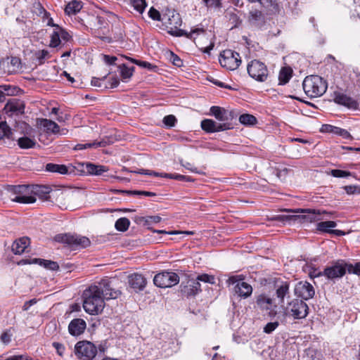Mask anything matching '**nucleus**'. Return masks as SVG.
Returning <instances> with one entry per match:
<instances>
[{
    "mask_svg": "<svg viewBox=\"0 0 360 360\" xmlns=\"http://www.w3.org/2000/svg\"><path fill=\"white\" fill-rule=\"evenodd\" d=\"M12 190L16 194L13 200L19 203H34L36 201L34 195L43 200H48L50 198L51 188L47 186L34 185L30 187L27 185H17L13 186Z\"/></svg>",
    "mask_w": 360,
    "mask_h": 360,
    "instance_id": "nucleus-1",
    "label": "nucleus"
},
{
    "mask_svg": "<svg viewBox=\"0 0 360 360\" xmlns=\"http://www.w3.org/2000/svg\"><path fill=\"white\" fill-rule=\"evenodd\" d=\"M83 307L89 314H98L105 307V298L96 285H91L83 292Z\"/></svg>",
    "mask_w": 360,
    "mask_h": 360,
    "instance_id": "nucleus-2",
    "label": "nucleus"
},
{
    "mask_svg": "<svg viewBox=\"0 0 360 360\" xmlns=\"http://www.w3.org/2000/svg\"><path fill=\"white\" fill-rule=\"evenodd\" d=\"M300 215H284L280 214L271 217L270 219L272 221H297L300 223H312L319 221L323 219L322 214H330L331 213L328 212L325 210H315V209H305L301 210Z\"/></svg>",
    "mask_w": 360,
    "mask_h": 360,
    "instance_id": "nucleus-3",
    "label": "nucleus"
},
{
    "mask_svg": "<svg viewBox=\"0 0 360 360\" xmlns=\"http://www.w3.org/2000/svg\"><path fill=\"white\" fill-rule=\"evenodd\" d=\"M327 87L326 81L318 75L307 76L302 82V88L304 92L310 97L322 96L326 92Z\"/></svg>",
    "mask_w": 360,
    "mask_h": 360,
    "instance_id": "nucleus-4",
    "label": "nucleus"
},
{
    "mask_svg": "<svg viewBox=\"0 0 360 360\" xmlns=\"http://www.w3.org/2000/svg\"><path fill=\"white\" fill-rule=\"evenodd\" d=\"M53 240L72 250L86 248L91 245V241L87 237L70 233L56 234Z\"/></svg>",
    "mask_w": 360,
    "mask_h": 360,
    "instance_id": "nucleus-5",
    "label": "nucleus"
},
{
    "mask_svg": "<svg viewBox=\"0 0 360 360\" xmlns=\"http://www.w3.org/2000/svg\"><path fill=\"white\" fill-rule=\"evenodd\" d=\"M285 311L286 314L291 315L295 319H302L308 315L309 307L302 300L293 299L288 303Z\"/></svg>",
    "mask_w": 360,
    "mask_h": 360,
    "instance_id": "nucleus-6",
    "label": "nucleus"
},
{
    "mask_svg": "<svg viewBox=\"0 0 360 360\" xmlns=\"http://www.w3.org/2000/svg\"><path fill=\"white\" fill-rule=\"evenodd\" d=\"M247 70L252 78L260 82L266 81L269 76L266 65L259 60H251L247 66Z\"/></svg>",
    "mask_w": 360,
    "mask_h": 360,
    "instance_id": "nucleus-7",
    "label": "nucleus"
},
{
    "mask_svg": "<svg viewBox=\"0 0 360 360\" xmlns=\"http://www.w3.org/2000/svg\"><path fill=\"white\" fill-rule=\"evenodd\" d=\"M96 354V347L89 341H79L75 346V354L80 360H92Z\"/></svg>",
    "mask_w": 360,
    "mask_h": 360,
    "instance_id": "nucleus-8",
    "label": "nucleus"
},
{
    "mask_svg": "<svg viewBox=\"0 0 360 360\" xmlns=\"http://www.w3.org/2000/svg\"><path fill=\"white\" fill-rule=\"evenodd\" d=\"M219 60L223 68L229 70L237 69L241 63L240 54L231 49L223 51L220 53Z\"/></svg>",
    "mask_w": 360,
    "mask_h": 360,
    "instance_id": "nucleus-9",
    "label": "nucleus"
},
{
    "mask_svg": "<svg viewBox=\"0 0 360 360\" xmlns=\"http://www.w3.org/2000/svg\"><path fill=\"white\" fill-rule=\"evenodd\" d=\"M244 276L243 275H237L231 276L227 282L229 284L235 285L234 292L238 296L243 298L250 297L252 293V287L249 283L243 281Z\"/></svg>",
    "mask_w": 360,
    "mask_h": 360,
    "instance_id": "nucleus-10",
    "label": "nucleus"
},
{
    "mask_svg": "<svg viewBox=\"0 0 360 360\" xmlns=\"http://www.w3.org/2000/svg\"><path fill=\"white\" fill-rule=\"evenodd\" d=\"M179 282V276L174 272L163 271L156 274L153 278L154 284L159 288H170Z\"/></svg>",
    "mask_w": 360,
    "mask_h": 360,
    "instance_id": "nucleus-11",
    "label": "nucleus"
},
{
    "mask_svg": "<svg viewBox=\"0 0 360 360\" xmlns=\"http://www.w3.org/2000/svg\"><path fill=\"white\" fill-rule=\"evenodd\" d=\"M346 266L347 264L344 260H338L333 262L331 266L325 268L323 273H319L316 276H325L329 279L341 278L346 273Z\"/></svg>",
    "mask_w": 360,
    "mask_h": 360,
    "instance_id": "nucleus-12",
    "label": "nucleus"
},
{
    "mask_svg": "<svg viewBox=\"0 0 360 360\" xmlns=\"http://www.w3.org/2000/svg\"><path fill=\"white\" fill-rule=\"evenodd\" d=\"M202 291L201 285L198 281L193 278L182 281L180 285L179 292L182 297L190 298L195 297Z\"/></svg>",
    "mask_w": 360,
    "mask_h": 360,
    "instance_id": "nucleus-13",
    "label": "nucleus"
},
{
    "mask_svg": "<svg viewBox=\"0 0 360 360\" xmlns=\"http://www.w3.org/2000/svg\"><path fill=\"white\" fill-rule=\"evenodd\" d=\"M201 128L206 133H214L233 129L229 122L218 123L211 119H205L200 123Z\"/></svg>",
    "mask_w": 360,
    "mask_h": 360,
    "instance_id": "nucleus-14",
    "label": "nucleus"
},
{
    "mask_svg": "<svg viewBox=\"0 0 360 360\" xmlns=\"http://www.w3.org/2000/svg\"><path fill=\"white\" fill-rule=\"evenodd\" d=\"M96 286L105 300L117 299L121 295V291L115 290L112 282L108 278L102 279Z\"/></svg>",
    "mask_w": 360,
    "mask_h": 360,
    "instance_id": "nucleus-15",
    "label": "nucleus"
},
{
    "mask_svg": "<svg viewBox=\"0 0 360 360\" xmlns=\"http://www.w3.org/2000/svg\"><path fill=\"white\" fill-rule=\"evenodd\" d=\"M256 304L262 311L269 310L270 316H275L276 314L274 310L277 307L275 300L265 293H262L256 297Z\"/></svg>",
    "mask_w": 360,
    "mask_h": 360,
    "instance_id": "nucleus-16",
    "label": "nucleus"
},
{
    "mask_svg": "<svg viewBox=\"0 0 360 360\" xmlns=\"http://www.w3.org/2000/svg\"><path fill=\"white\" fill-rule=\"evenodd\" d=\"M24 101L18 98H11L4 106V111L8 117L19 115L24 113Z\"/></svg>",
    "mask_w": 360,
    "mask_h": 360,
    "instance_id": "nucleus-17",
    "label": "nucleus"
},
{
    "mask_svg": "<svg viewBox=\"0 0 360 360\" xmlns=\"http://www.w3.org/2000/svg\"><path fill=\"white\" fill-rule=\"evenodd\" d=\"M294 292L295 295L304 300L312 298L315 295L314 287L311 283L307 281L297 283L295 287Z\"/></svg>",
    "mask_w": 360,
    "mask_h": 360,
    "instance_id": "nucleus-18",
    "label": "nucleus"
},
{
    "mask_svg": "<svg viewBox=\"0 0 360 360\" xmlns=\"http://www.w3.org/2000/svg\"><path fill=\"white\" fill-rule=\"evenodd\" d=\"M333 101L335 103L342 105L349 110L359 109V104L358 101L343 93L335 91L333 94Z\"/></svg>",
    "mask_w": 360,
    "mask_h": 360,
    "instance_id": "nucleus-19",
    "label": "nucleus"
},
{
    "mask_svg": "<svg viewBox=\"0 0 360 360\" xmlns=\"http://www.w3.org/2000/svg\"><path fill=\"white\" fill-rule=\"evenodd\" d=\"M135 173L141 174H146V175H150L154 176H160V177H164V178H168V179H172L178 181H193L194 179H192L189 176H185L182 174H169V173H158L155 171L151 170H146V169H139L138 171H135Z\"/></svg>",
    "mask_w": 360,
    "mask_h": 360,
    "instance_id": "nucleus-20",
    "label": "nucleus"
},
{
    "mask_svg": "<svg viewBox=\"0 0 360 360\" xmlns=\"http://www.w3.org/2000/svg\"><path fill=\"white\" fill-rule=\"evenodd\" d=\"M210 114L217 120L227 122L235 117V113L233 111H228L219 106H212L210 109Z\"/></svg>",
    "mask_w": 360,
    "mask_h": 360,
    "instance_id": "nucleus-21",
    "label": "nucleus"
},
{
    "mask_svg": "<svg viewBox=\"0 0 360 360\" xmlns=\"http://www.w3.org/2000/svg\"><path fill=\"white\" fill-rule=\"evenodd\" d=\"M128 283L129 286L137 292L144 290L147 281L142 274L134 273L129 276Z\"/></svg>",
    "mask_w": 360,
    "mask_h": 360,
    "instance_id": "nucleus-22",
    "label": "nucleus"
},
{
    "mask_svg": "<svg viewBox=\"0 0 360 360\" xmlns=\"http://www.w3.org/2000/svg\"><path fill=\"white\" fill-rule=\"evenodd\" d=\"M276 297L278 301V304L283 307L285 297H290V283L287 281H281L275 285Z\"/></svg>",
    "mask_w": 360,
    "mask_h": 360,
    "instance_id": "nucleus-23",
    "label": "nucleus"
},
{
    "mask_svg": "<svg viewBox=\"0 0 360 360\" xmlns=\"http://www.w3.org/2000/svg\"><path fill=\"white\" fill-rule=\"evenodd\" d=\"M162 22L170 29H176L181 25L182 20L180 15L174 11H170L163 14Z\"/></svg>",
    "mask_w": 360,
    "mask_h": 360,
    "instance_id": "nucleus-24",
    "label": "nucleus"
},
{
    "mask_svg": "<svg viewBox=\"0 0 360 360\" xmlns=\"http://www.w3.org/2000/svg\"><path fill=\"white\" fill-rule=\"evenodd\" d=\"M336 226V222L333 221H321L316 224V230L321 232L333 233L338 236L345 235V231L342 230L331 229L335 228Z\"/></svg>",
    "mask_w": 360,
    "mask_h": 360,
    "instance_id": "nucleus-25",
    "label": "nucleus"
},
{
    "mask_svg": "<svg viewBox=\"0 0 360 360\" xmlns=\"http://www.w3.org/2000/svg\"><path fill=\"white\" fill-rule=\"evenodd\" d=\"M168 33L174 37H181L184 36L188 39H193L194 41L195 40V37L194 35H199L201 34L205 33V30L204 28H195L191 30V32H188L186 30L181 29H170L168 31Z\"/></svg>",
    "mask_w": 360,
    "mask_h": 360,
    "instance_id": "nucleus-26",
    "label": "nucleus"
},
{
    "mask_svg": "<svg viewBox=\"0 0 360 360\" xmlns=\"http://www.w3.org/2000/svg\"><path fill=\"white\" fill-rule=\"evenodd\" d=\"M86 323L82 319H75L70 321L68 326L69 333L74 336L83 333L86 329Z\"/></svg>",
    "mask_w": 360,
    "mask_h": 360,
    "instance_id": "nucleus-27",
    "label": "nucleus"
},
{
    "mask_svg": "<svg viewBox=\"0 0 360 360\" xmlns=\"http://www.w3.org/2000/svg\"><path fill=\"white\" fill-rule=\"evenodd\" d=\"M248 21L252 26L260 27L265 22V17L261 11L252 9L249 13Z\"/></svg>",
    "mask_w": 360,
    "mask_h": 360,
    "instance_id": "nucleus-28",
    "label": "nucleus"
},
{
    "mask_svg": "<svg viewBox=\"0 0 360 360\" xmlns=\"http://www.w3.org/2000/svg\"><path fill=\"white\" fill-rule=\"evenodd\" d=\"M30 240L28 237H22L15 240L12 245V251L15 255L22 254L26 248L30 245Z\"/></svg>",
    "mask_w": 360,
    "mask_h": 360,
    "instance_id": "nucleus-29",
    "label": "nucleus"
},
{
    "mask_svg": "<svg viewBox=\"0 0 360 360\" xmlns=\"http://www.w3.org/2000/svg\"><path fill=\"white\" fill-rule=\"evenodd\" d=\"M70 168H71V167H67L65 165H58L54 163H48L46 165V170L47 172L58 173L60 174H65L72 172L73 169H71V171H69Z\"/></svg>",
    "mask_w": 360,
    "mask_h": 360,
    "instance_id": "nucleus-30",
    "label": "nucleus"
},
{
    "mask_svg": "<svg viewBox=\"0 0 360 360\" xmlns=\"http://www.w3.org/2000/svg\"><path fill=\"white\" fill-rule=\"evenodd\" d=\"M83 4L79 0L70 1L65 8V13L68 15H75L82 8Z\"/></svg>",
    "mask_w": 360,
    "mask_h": 360,
    "instance_id": "nucleus-31",
    "label": "nucleus"
},
{
    "mask_svg": "<svg viewBox=\"0 0 360 360\" xmlns=\"http://www.w3.org/2000/svg\"><path fill=\"white\" fill-rule=\"evenodd\" d=\"M86 173L91 175H101L108 171V168L104 165H97L91 162L86 163Z\"/></svg>",
    "mask_w": 360,
    "mask_h": 360,
    "instance_id": "nucleus-32",
    "label": "nucleus"
},
{
    "mask_svg": "<svg viewBox=\"0 0 360 360\" xmlns=\"http://www.w3.org/2000/svg\"><path fill=\"white\" fill-rule=\"evenodd\" d=\"M40 124L48 133L51 132L53 134H57L60 131L59 125L51 120L42 119L41 120Z\"/></svg>",
    "mask_w": 360,
    "mask_h": 360,
    "instance_id": "nucleus-33",
    "label": "nucleus"
},
{
    "mask_svg": "<svg viewBox=\"0 0 360 360\" xmlns=\"http://www.w3.org/2000/svg\"><path fill=\"white\" fill-rule=\"evenodd\" d=\"M37 143L34 139H32L27 136L20 137L18 139V145L22 149L32 148Z\"/></svg>",
    "mask_w": 360,
    "mask_h": 360,
    "instance_id": "nucleus-34",
    "label": "nucleus"
},
{
    "mask_svg": "<svg viewBox=\"0 0 360 360\" xmlns=\"http://www.w3.org/2000/svg\"><path fill=\"white\" fill-rule=\"evenodd\" d=\"M33 60L37 61L36 65H42L44 63L46 58H49L51 57L49 52L47 50H39L34 53Z\"/></svg>",
    "mask_w": 360,
    "mask_h": 360,
    "instance_id": "nucleus-35",
    "label": "nucleus"
},
{
    "mask_svg": "<svg viewBox=\"0 0 360 360\" xmlns=\"http://www.w3.org/2000/svg\"><path fill=\"white\" fill-rule=\"evenodd\" d=\"M16 92V87L10 85L0 86V102H4L6 96L14 95Z\"/></svg>",
    "mask_w": 360,
    "mask_h": 360,
    "instance_id": "nucleus-36",
    "label": "nucleus"
},
{
    "mask_svg": "<svg viewBox=\"0 0 360 360\" xmlns=\"http://www.w3.org/2000/svg\"><path fill=\"white\" fill-rule=\"evenodd\" d=\"M292 70L290 68H283L278 76L279 83L281 84H286L291 77Z\"/></svg>",
    "mask_w": 360,
    "mask_h": 360,
    "instance_id": "nucleus-37",
    "label": "nucleus"
},
{
    "mask_svg": "<svg viewBox=\"0 0 360 360\" xmlns=\"http://www.w3.org/2000/svg\"><path fill=\"white\" fill-rule=\"evenodd\" d=\"M130 226V221L127 217H121L118 219L115 224V229L121 232L128 230Z\"/></svg>",
    "mask_w": 360,
    "mask_h": 360,
    "instance_id": "nucleus-38",
    "label": "nucleus"
},
{
    "mask_svg": "<svg viewBox=\"0 0 360 360\" xmlns=\"http://www.w3.org/2000/svg\"><path fill=\"white\" fill-rule=\"evenodd\" d=\"M37 264L43 266L44 268L52 271H57L60 268L58 264L56 262L39 258H38Z\"/></svg>",
    "mask_w": 360,
    "mask_h": 360,
    "instance_id": "nucleus-39",
    "label": "nucleus"
},
{
    "mask_svg": "<svg viewBox=\"0 0 360 360\" xmlns=\"http://www.w3.org/2000/svg\"><path fill=\"white\" fill-rule=\"evenodd\" d=\"M239 122L243 125H254L257 124V118L248 113H245L239 117Z\"/></svg>",
    "mask_w": 360,
    "mask_h": 360,
    "instance_id": "nucleus-40",
    "label": "nucleus"
},
{
    "mask_svg": "<svg viewBox=\"0 0 360 360\" xmlns=\"http://www.w3.org/2000/svg\"><path fill=\"white\" fill-rule=\"evenodd\" d=\"M106 145V142L105 141H94L93 143H89L85 144H77L75 146V150H83L88 148H97V147H104Z\"/></svg>",
    "mask_w": 360,
    "mask_h": 360,
    "instance_id": "nucleus-41",
    "label": "nucleus"
},
{
    "mask_svg": "<svg viewBox=\"0 0 360 360\" xmlns=\"http://www.w3.org/2000/svg\"><path fill=\"white\" fill-rule=\"evenodd\" d=\"M119 68L120 70V75L123 79L130 78L134 70V67L129 68L124 64H122L119 65Z\"/></svg>",
    "mask_w": 360,
    "mask_h": 360,
    "instance_id": "nucleus-42",
    "label": "nucleus"
},
{
    "mask_svg": "<svg viewBox=\"0 0 360 360\" xmlns=\"http://www.w3.org/2000/svg\"><path fill=\"white\" fill-rule=\"evenodd\" d=\"M12 135L11 130L10 127L6 124V122H0V140L2 139L4 136L10 139Z\"/></svg>",
    "mask_w": 360,
    "mask_h": 360,
    "instance_id": "nucleus-43",
    "label": "nucleus"
},
{
    "mask_svg": "<svg viewBox=\"0 0 360 360\" xmlns=\"http://www.w3.org/2000/svg\"><path fill=\"white\" fill-rule=\"evenodd\" d=\"M131 4L139 13H143L147 6L146 0H131Z\"/></svg>",
    "mask_w": 360,
    "mask_h": 360,
    "instance_id": "nucleus-44",
    "label": "nucleus"
},
{
    "mask_svg": "<svg viewBox=\"0 0 360 360\" xmlns=\"http://www.w3.org/2000/svg\"><path fill=\"white\" fill-rule=\"evenodd\" d=\"M195 281H198V282L200 283V281L204 282V283H208L211 284L215 283V278L214 276L208 275L207 274H203L198 275L195 279Z\"/></svg>",
    "mask_w": 360,
    "mask_h": 360,
    "instance_id": "nucleus-45",
    "label": "nucleus"
},
{
    "mask_svg": "<svg viewBox=\"0 0 360 360\" xmlns=\"http://www.w3.org/2000/svg\"><path fill=\"white\" fill-rule=\"evenodd\" d=\"M207 8L217 9L222 6L221 0H202Z\"/></svg>",
    "mask_w": 360,
    "mask_h": 360,
    "instance_id": "nucleus-46",
    "label": "nucleus"
},
{
    "mask_svg": "<svg viewBox=\"0 0 360 360\" xmlns=\"http://www.w3.org/2000/svg\"><path fill=\"white\" fill-rule=\"evenodd\" d=\"M291 170L287 167H276L274 169V173L280 179H285L289 172Z\"/></svg>",
    "mask_w": 360,
    "mask_h": 360,
    "instance_id": "nucleus-47",
    "label": "nucleus"
},
{
    "mask_svg": "<svg viewBox=\"0 0 360 360\" xmlns=\"http://www.w3.org/2000/svg\"><path fill=\"white\" fill-rule=\"evenodd\" d=\"M329 174L336 178L347 177L352 175L350 172L341 169H332Z\"/></svg>",
    "mask_w": 360,
    "mask_h": 360,
    "instance_id": "nucleus-48",
    "label": "nucleus"
},
{
    "mask_svg": "<svg viewBox=\"0 0 360 360\" xmlns=\"http://www.w3.org/2000/svg\"><path fill=\"white\" fill-rule=\"evenodd\" d=\"M148 16L153 20L161 21L163 20V15L154 7H151L148 11Z\"/></svg>",
    "mask_w": 360,
    "mask_h": 360,
    "instance_id": "nucleus-49",
    "label": "nucleus"
},
{
    "mask_svg": "<svg viewBox=\"0 0 360 360\" xmlns=\"http://www.w3.org/2000/svg\"><path fill=\"white\" fill-rule=\"evenodd\" d=\"M60 44V39L57 30H55L51 34L49 46L52 48L57 47Z\"/></svg>",
    "mask_w": 360,
    "mask_h": 360,
    "instance_id": "nucleus-50",
    "label": "nucleus"
},
{
    "mask_svg": "<svg viewBox=\"0 0 360 360\" xmlns=\"http://www.w3.org/2000/svg\"><path fill=\"white\" fill-rule=\"evenodd\" d=\"M120 192L126 193L127 194L141 195L147 197H153L156 195L155 193L145 191H121Z\"/></svg>",
    "mask_w": 360,
    "mask_h": 360,
    "instance_id": "nucleus-51",
    "label": "nucleus"
},
{
    "mask_svg": "<svg viewBox=\"0 0 360 360\" xmlns=\"http://www.w3.org/2000/svg\"><path fill=\"white\" fill-rule=\"evenodd\" d=\"M334 134L339 135L345 139H352V136L346 129L335 127L334 129Z\"/></svg>",
    "mask_w": 360,
    "mask_h": 360,
    "instance_id": "nucleus-52",
    "label": "nucleus"
},
{
    "mask_svg": "<svg viewBox=\"0 0 360 360\" xmlns=\"http://www.w3.org/2000/svg\"><path fill=\"white\" fill-rule=\"evenodd\" d=\"M346 270L348 271L349 274H354L356 275H360V262L356 263L354 265L349 264H347Z\"/></svg>",
    "mask_w": 360,
    "mask_h": 360,
    "instance_id": "nucleus-53",
    "label": "nucleus"
},
{
    "mask_svg": "<svg viewBox=\"0 0 360 360\" xmlns=\"http://www.w3.org/2000/svg\"><path fill=\"white\" fill-rule=\"evenodd\" d=\"M176 121V118L173 115H167L163 118V123L169 127H174Z\"/></svg>",
    "mask_w": 360,
    "mask_h": 360,
    "instance_id": "nucleus-54",
    "label": "nucleus"
},
{
    "mask_svg": "<svg viewBox=\"0 0 360 360\" xmlns=\"http://www.w3.org/2000/svg\"><path fill=\"white\" fill-rule=\"evenodd\" d=\"M279 326L278 321L269 322L264 327V332L267 334L271 333Z\"/></svg>",
    "mask_w": 360,
    "mask_h": 360,
    "instance_id": "nucleus-55",
    "label": "nucleus"
},
{
    "mask_svg": "<svg viewBox=\"0 0 360 360\" xmlns=\"http://www.w3.org/2000/svg\"><path fill=\"white\" fill-rule=\"evenodd\" d=\"M57 30L60 39H63L65 41H68L71 39V36L69 33L60 26H57Z\"/></svg>",
    "mask_w": 360,
    "mask_h": 360,
    "instance_id": "nucleus-56",
    "label": "nucleus"
},
{
    "mask_svg": "<svg viewBox=\"0 0 360 360\" xmlns=\"http://www.w3.org/2000/svg\"><path fill=\"white\" fill-rule=\"evenodd\" d=\"M170 60L176 67H181L183 65L182 60L173 52H170Z\"/></svg>",
    "mask_w": 360,
    "mask_h": 360,
    "instance_id": "nucleus-57",
    "label": "nucleus"
},
{
    "mask_svg": "<svg viewBox=\"0 0 360 360\" xmlns=\"http://www.w3.org/2000/svg\"><path fill=\"white\" fill-rule=\"evenodd\" d=\"M127 59L131 60L133 63H134L139 66H141V67H143L145 68H148V69H151L153 68L152 64H150L148 62L141 61V60H136V59L131 58H127Z\"/></svg>",
    "mask_w": 360,
    "mask_h": 360,
    "instance_id": "nucleus-58",
    "label": "nucleus"
},
{
    "mask_svg": "<svg viewBox=\"0 0 360 360\" xmlns=\"http://www.w3.org/2000/svg\"><path fill=\"white\" fill-rule=\"evenodd\" d=\"M344 189L347 194H354V193L360 194V186H354V185L345 186L344 187Z\"/></svg>",
    "mask_w": 360,
    "mask_h": 360,
    "instance_id": "nucleus-59",
    "label": "nucleus"
},
{
    "mask_svg": "<svg viewBox=\"0 0 360 360\" xmlns=\"http://www.w3.org/2000/svg\"><path fill=\"white\" fill-rule=\"evenodd\" d=\"M18 265H26V264H37L38 258L34 259H22L18 262Z\"/></svg>",
    "mask_w": 360,
    "mask_h": 360,
    "instance_id": "nucleus-60",
    "label": "nucleus"
},
{
    "mask_svg": "<svg viewBox=\"0 0 360 360\" xmlns=\"http://www.w3.org/2000/svg\"><path fill=\"white\" fill-rule=\"evenodd\" d=\"M52 345L53 347L56 349L57 351V353L60 355V356H62L63 355V353L65 350V347L63 344L60 343V342H54L52 343Z\"/></svg>",
    "mask_w": 360,
    "mask_h": 360,
    "instance_id": "nucleus-61",
    "label": "nucleus"
},
{
    "mask_svg": "<svg viewBox=\"0 0 360 360\" xmlns=\"http://www.w3.org/2000/svg\"><path fill=\"white\" fill-rule=\"evenodd\" d=\"M107 77V75L103 76L102 78L93 77L91 82L92 86L101 87V82L104 81Z\"/></svg>",
    "mask_w": 360,
    "mask_h": 360,
    "instance_id": "nucleus-62",
    "label": "nucleus"
},
{
    "mask_svg": "<svg viewBox=\"0 0 360 360\" xmlns=\"http://www.w3.org/2000/svg\"><path fill=\"white\" fill-rule=\"evenodd\" d=\"M117 60L116 56H111L109 55H103V60L108 65H114Z\"/></svg>",
    "mask_w": 360,
    "mask_h": 360,
    "instance_id": "nucleus-63",
    "label": "nucleus"
},
{
    "mask_svg": "<svg viewBox=\"0 0 360 360\" xmlns=\"http://www.w3.org/2000/svg\"><path fill=\"white\" fill-rule=\"evenodd\" d=\"M37 302V300L36 298H33L30 300L26 301L22 306V310L27 311L31 306L34 305Z\"/></svg>",
    "mask_w": 360,
    "mask_h": 360,
    "instance_id": "nucleus-64",
    "label": "nucleus"
}]
</instances>
